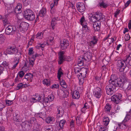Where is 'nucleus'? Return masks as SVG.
<instances>
[{
    "instance_id": "nucleus-1",
    "label": "nucleus",
    "mask_w": 131,
    "mask_h": 131,
    "mask_svg": "<svg viewBox=\"0 0 131 131\" xmlns=\"http://www.w3.org/2000/svg\"><path fill=\"white\" fill-rule=\"evenodd\" d=\"M110 79L109 80V83L106 87L107 94L111 95L113 94L115 91V88L117 86V80L115 75H111Z\"/></svg>"
},
{
    "instance_id": "nucleus-2",
    "label": "nucleus",
    "mask_w": 131,
    "mask_h": 131,
    "mask_svg": "<svg viewBox=\"0 0 131 131\" xmlns=\"http://www.w3.org/2000/svg\"><path fill=\"white\" fill-rule=\"evenodd\" d=\"M128 81L130 80L127 79L125 73H123L120 76L117 80V87L124 89V84L125 83H127Z\"/></svg>"
},
{
    "instance_id": "nucleus-3",
    "label": "nucleus",
    "mask_w": 131,
    "mask_h": 131,
    "mask_svg": "<svg viewBox=\"0 0 131 131\" xmlns=\"http://www.w3.org/2000/svg\"><path fill=\"white\" fill-rule=\"evenodd\" d=\"M23 15L25 18L28 20L32 21L35 18L34 13L29 9H28L25 10Z\"/></svg>"
},
{
    "instance_id": "nucleus-4",
    "label": "nucleus",
    "mask_w": 131,
    "mask_h": 131,
    "mask_svg": "<svg viewBox=\"0 0 131 131\" xmlns=\"http://www.w3.org/2000/svg\"><path fill=\"white\" fill-rule=\"evenodd\" d=\"M16 31V29L14 27L11 25H8L5 29V33L8 35H13L15 34Z\"/></svg>"
},
{
    "instance_id": "nucleus-5",
    "label": "nucleus",
    "mask_w": 131,
    "mask_h": 131,
    "mask_svg": "<svg viewBox=\"0 0 131 131\" xmlns=\"http://www.w3.org/2000/svg\"><path fill=\"white\" fill-rule=\"evenodd\" d=\"M122 97V95L120 94H117L113 95L112 96L111 99L112 101L117 104L121 101V99Z\"/></svg>"
},
{
    "instance_id": "nucleus-6",
    "label": "nucleus",
    "mask_w": 131,
    "mask_h": 131,
    "mask_svg": "<svg viewBox=\"0 0 131 131\" xmlns=\"http://www.w3.org/2000/svg\"><path fill=\"white\" fill-rule=\"evenodd\" d=\"M6 52L8 54H15L18 52V50L15 47L9 46L6 49Z\"/></svg>"
},
{
    "instance_id": "nucleus-7",
    "label": "nucleus",
    "mask_w": 131,
    "mask_h": 131,
    "mask_svg": "<svg viewBox=\"0 0 131 131\" xmlns=\"http://www.w3.org/2000/svg\"><path fill=\"white\" fill-rule=\"evenodd\" d=\"M28 24L25 22H21L18 27V29L20 31L23 32L27 29Z\"/></svg>"
},
{
    "instance_id": "nucleus-8",
    "label": "nucleus",
    "mask_w": 131,
    "mask_h": 131,
    "mask_svg": "<svg viewBox=\"0 0 131 131\" xmlns=\"http://www.w3.org/2000/svg\"><path fill=\"white\" fill-rule=\"evenodd\" d=\"M69 45L68 40L64 39L60 41V46L61 49L62 50L66 49Z\"/></svg>"
},
{
    "instance_id": "nucleus-9",
    "label": "nucleus",
    "mask_w": 131,
    "mask_h": 131,
    "mask_svg": "<svg viewBox=\"0 0 131 131\" xmlns=\"http://www.w3.org/2000/svg\"><path fill=\"white\" fill-rule=\"evenodd\" d=\"M96 20L97 21H100L102 22L105 20L104 16L100 12H96L95 14Z\"/></svg>"
},
{
    "instance_id": "nucleus-10",
    "label": "nucleus",
    "mask_w": 131,
    "mask_h": 131,
    "mask_svg": "<svg viewBox=\"0 0 131 131\" xmlns=\"http://www.w3.org/2000/svg\"><path fill=\"white\" fill-rule=\"evenodd\" d=\"M101 89L100 88L97 87L95 88L93 92L94 95L97 98H100L101 95Z\"/></svg>"
},
{
    "instance_id": "nucleus-11",
    "label": "nucleus",
    "mask_w": 131,
    "mask_h": 131,
    "mask_svg": "<svg viewBox=\"0 0 131 131\" xmlns=\"http://www.w3.org/2000/svg\"><path fill=\"white\" fill-rule=\"evenodd\" d=\"M77 7L78 10L80 12H84L85 10V7L82 3L79 2L77 4Z\"/></svg>"
},
{
    "instance_id": "nucleus-12",
    "label": "nucleus",
    "mask_w": 131,
    "mask_h": 131,
    "mask_svg": "<svg viewBox=\"0 0 131 131\" xmlns=\"http://www.w3.org/2000/svg\"><path fill=\"white\" fill-rule=\"evenodd\" d=\"M93 26L95 31H99L101 26V21H96L93 24Z\"/></svg>"
},
{
    "instance_id": "nucleus-13",
    "label": "nucleus",
    "mask_w": 131,
    "mask_h": 131,
    "mask_svg": "<svg viewBox=\"0 0 131 131\" xmlns=\"http://www.w3.org/2000/svg\"><path fill=\"white\" fill-rule=\"evenodd\" d=\"M60 20V18L58 16L55 17L52 19L51 23V27L53 29H54L55 28V26L57 24V21Z\"/></svg>"
},
{
    "instance_id": "nucleus-14",
    "label": "nucleus",
    "mask_w": 131,
    "mask_h": 131,
    "mask_svg": "<svg viewBox=\"0 0 131 131\" xmlns=\"http://www.w3.org/2000/svg\"><path fill=\"white\" fill-rule=\"evenodd\" d=\"M22 7V4H21L18 3L17 6L14 9V11L16 14L21 13L22 12L21 8Z\"/></svg>"
},
{
    "instance_id": "nucleus-15",
    "label": "nucleus",
    "mask_w": 131,
    "mask_h": 131,
    "mask_svg": "<svg viewBox=\"0 0 131 131\" xmlns=\"http://www.w3.org/2000/svg\"><path fill=\"white\" fill-rule=\"evenodd\" d=\"M64 52L63 51H60L59 53V60L58 61V64L59 65L61 64L64 60Z\"/></svg>"
},
{
    "instance_id": "nucleus-16",
    "label": "nucleus",
    "mask_w": 131,
    "mask_h": 131,
    "mask_svg": "<svg viewBox=\"0 0 131 131\" xmlns=\"http://www.w3.org/2000/svg\"><path fill=\"white\" fill-rule=\"evenodd\" d=\"M91 40L88 43L90 46H91L92 45H95L97 43L98 40L96 36H93L91 38Z\"/></svg>"
},
{
    "instance_id": "nucleus-17",
    "label": "nucleus",
    "mask_w": 131,
    "mask_h": 131,
    "mask_svg": "<svg viewBox=\"0 0 131 131\" xmlns=\"http://www.w3.org/2000/svg\"><path fill=\"white\" fill-rule=\"evenodd\" d=\"M72 97L73 99H77L79 98L80 95L79 92L77 90H74L72 94Z\"/></svg>"
},
{
    "instance_id": "nucleus-18",
    "label": "nucleus",
    "mask_w": 131,
    "mask_h": 131,
    "mask_svg": "<svg viewBox=\"0 0 131 131\" xmlns=\"http://www.w3.org/2000/svg\"><path fill=\"white\" fill-rule=\"evenodd\" d=\"M33 75L30 73L26 74L24 76L25 78L27 79V80H29L30 82L32 81L33 79Z\"/></svg>"
},
{
    "instance_id": "nucleus-19",
    "label": "nucleus",
    "mask_w": 131,
    "mask_h": 131,
    "mask_svg": "<svg viewBox=\"0 0 131 131\" xmlns=\"http://www.w3.org/2000/svg\"><path fill=\"white\" fill-rule=\"evenodd\" d=\"M57 116L58 117H60L62 116V109L60 107L57 106Z\"/></svg>"
},
{
    "instance_id": "nucleus-20",
    "label": "nucleus",
    "mask_w": 131,
    "mask_h": 131,
    "mask_svg": "<svg viewBox=\"0 0 131 131\" xmlns=\"http://www.w3.org/2000/svg\"><path fill=\"white\" fill-rule=\"evenodd\" d=\"M131 119V109L129 111L128 113L126 115L124 121H123V122H127L130 119Z\"/></svg>"
},
{
    "instance_id": "nucleus-21",
    "label": "nucleus",
    "mask_w": 131,
    "mask_h": 131,
    "mask_svg": "<svg viewBox=\"0 0 131 131\" xmlns=\"http://www.w3.org/2000/svg\"><path fill=\"white\" fill-rule=\"evenodd\" d=\"M124 120L122 121V123L120 124H118V126L121 129H125L126 128L127 124L125 123L127 122H123Z\"/></svg>"
},
{
    "instance_id": "nucleus-22",
    "label": "nucleus",
    "mask_w": 131,
    "mask_h": 131,
    "mask_svg": "<svg viewBox=\"0 0 131 131\" xmlns=\"http://www.w3.org/2000/svg\"><path fill=\"white\" fill-rule=\"evenodd\" d=\"M46 9L44 8H42L39 12L38 14L40 16L42 17L46 15Z\"/></svg>"
},
{
    "instance_id": "nucleus-23",
    "label": "nucleus",
    "mask_w": 131,
    "mask_h": 131,
    "mask_svg": "<svg viewBox=\"0 0 131 131\" xmlns=\"http://www.w3.org/2000/svg\"><path fill=\"white\" fill-rule=\"evenodd\" d=\"M81 70H85V72H84L83 73V74H84V75H82L83 73H80V75H78V77H80V76H81V78H82V79L83 80L84 78L86 76V74L87 73V70L86 69H85V68H82Z\"/></svg>"
},
{
    "instance_id": "nucleus-24",
    "label": "nucleus",
    "mask_w": 131,
    "mask_h": 131,
    "mask_svg": "<svg viewBox=\"0 0 131 131\" xmlns=\"http://www.w3.org/2000/svg\"><path fill=\"white\" fill-rule=\"evenodd\" d=\"M104 124L105 126H107L109 123L110 120L108 117H104L103 118Z\"/></svg>"
},
{
    "instance_id": "nucleus-25",
    "label": "nucleus",
    "mask_w": 131,
    "mask_h": 131,
    "mask_svg": "<svg viewBox=\"0 0 131 131\" xmlns=\"http://www.w3.org/2000/svg\"><path fill=\"white\" fill-rule=\"evenodd\" d=\"M61 95L62 97H67L69 95V92L67 90L64 91H62Z\"/></svg>"
},
{
    "instance_id": "nucleus-26",
    "label": "nucleus",
    "mask_w": 131,
    "mask_h": 131,
    "mask_svg": "<svg viewBox=\"0 0 131 131\" xmlns=\"http://www.w3.org/2000/svg\"><path fill=\"white\" fill-rule=\"evenodd\" d=\"M126 61H125L123 59L118 60L117 61V65L118 66H124L125 64V66H126Z\"/></svg>"
},
{
    "instance_id": "nucleus-27",
    "label": "nucleus",
    "mask_w": 131,
    "mask_h": 131,
    "mask_svg": "<svg viewBox=\"0 0 131 131\" xmlns=\"http://www.w3.org/2000/svg\"><path fill=\"white\" fill-rule=\"evenodd\" d=\"M40 124H35L33 127L32 131H39L40 130Z\"/></svg>"
},
{
    "instance_id": "nucleus-28",
    "label": "nucleus",
    "mask_w": 131,
    "mask_h": 131,
    "mask_svg": "<svg viewBox=\"0 0 131 131\" xmlns=\"http://www.w3.org/2000/svg\"><path fill=\"white\" fill-rule=\"evenodd\" d=\"M97 5L98 6H100L101 7H103L104 8H106L108 6L107 4L104 3L103 2L99 3Z\"/></svg>"
},
{
    "instance_id": "nucleus-29",
    "label": "nucleus",
    "mask_w": 131,
    "mask_h": 131,
    "mask_svg": "<svg viewBox=\"0 0 131 131\" xmlns=\"http://www.w3.org/2000/svg\"><path fill=\"white\" fill-rule=\"evenodd\" d=\"M43 33L42 32H39L36 35V38L37 39H42L43 37Z\"/></svg>"
},
{
    "instance_id": "nucleus-30",
    "label": "nucleus",
    "mask_w": 131,
    "mask_h": 131,
    "mask_svg": "<svg viewBox=\"0 0 131 131\" xmlns=\"http://www.w3.org/2000/svg\"><path fill=\"white\" fill-rule=\"evenodd\" d=\"M63 73L62 72V70L61 68H60L58 70L57 77L59 80H60V78L61 75L63 74Z\"/></svg>"
},
{
    "instance_id": "nucleus-31",
    "label": "nucleus",
    "mask_w": 131,
    "mask_h": 131,
    "mask_svg": "<svg viewBox=\"0 0 131 131\" xmlns=\"http://www.w3.org/2000/svg\"><path fill=\"white\" fill-rule=\"evenodd\" d=\"M66 122V121L63 119L61 120L59 122V126L61 129H62L63 128V126L65 124Z\"/></svg>"
},
{
    "instance_id": "nucleus-32",
    "label": "nucleus",
    "mask_w": 131,
    "mask_h": 131,
    "mask_svg": "<svg viewBox=\"0 0 131 131\" xmlns=\"http://www.w3.org/2000/svg\"><path fill=\"white\" fill-rule=\"evenodd\" d=\"M5 37L2 34L0 35V44L3 43L5 40Z\"/></svg>"
},
{
    "instance_id": "nucleus-33",
    "label": "nucleus",
    "mask_w": 131,
    "mask_h": 131,
    "mask_svg": "<svg viewBox=\"0 0 131 131\" xmlns=\"http://www.w3.org/2000/svg\"><path fill=\"white\" fill-rule=\"evenodd\" d=\"M3 21L4 26H5L6 24L9 23L8 21V19L6 16H5L3 18Z\"/></svg>"
},
{
    "instance_id": "nucleus-34",
    "label": "nucleus",
    "mask_w": 131,
    "mask_h": 131,
    "mask_svg": "<svg viewBox=\"0 0 131 131\" xmlns=\"http://www.w3.org/2000/svg\"><path fill=\"white\" fill-rule=\"evenodd\" d=\"M26 84H23L22 83H20L18 84L16 86V89L17 90H19L20 89H22L25 86Z\"/></svg>"
},
{
    "instance_id": "nucleus-35",
    "label": "nucleus",
    "mask_w": 131,
    "mask_h": 131,
    "mask_svg": "<svg viewBox=\"0 0 131 131\" xmlns=\"http://www.w3.org/2000/svg\"><path fill=\"white\" fill-rule=\"evenodd\" d=\"M105 111L106 112L108 113L110 112L111 106L109 104H106L105 107Z\"/></svg>"
},
{
    "instance_id": "nucleus-36",
    "label": "nucleus",
    "mask_w": 131,
    "mask_h": 131,
    "mask_svg": "<svg viewBox=\"0 0 131 131\" xmlns=\"http://www.w3.org/2000/svg\"><path fill=\"white\" fill-rule=\"evenodd\" d=\"M54 118L53 117H49L46 119V122L47 123H49L50 122L54 121Z\"/></svg>"
},
{
    "instance_id": "nucleus-37",
    "label": "nucleus",
    "mask_w": 131,
    "mask_h": 131,
    "mask_svg": "<svg viewBox=\"0 0 131 131\" xmlns=\"http://www.w3.org/2000/svg\"><path fill=\"white\" fill-rule=\"evenodd\" d=\"M84 55H85L86 57V59H91V53L88 51L84 53Z\"/></svg>"
},
{
    "instance_id": "nucleus-38",
    "label": "nucleus",
    "mask_w": 131,
    "mask_h": 131,
    "mask_svg": "<svg viewBox=\"0 0 131 131\" xmlns=\"http://www.w3.org/2000/svg\"><path fill=\"white\" fill-rule=\"evenodd\" d=\"M60 84L61 86L64 88H66L67 87V85H66V83L63 80H62V81H60Z\"/></svg>"
},
{
    "instance_id": "nucleus-39",
    "label": "nucleus",
    "mask_w": 131,
    "mask_h": 131,
    "mask_svg": "<svg viewBox=\"0 0 131 131\" xmlns=\"http://www.w3.org/2000/svg\"><path fill=\"white\" fill-rule=\"evenodd\" d=\"M126 67V66H118L117 68L119 71L122 72L124 71Z\"/></svg>"
},
{
    "instance_id": "nucleus-40",
    "label": "nucleus",
    "mask_w": 131,
    "mask_h": 131,
    "mask_svg": "<svg viewBox=\"0 0 131 131\" xmlns=\"http://www.w3.org/2000/svg\"><path fill=\"white\" fill-rule=\"evenodd\" d=\"M127 83H128V85L126 89V91H128L131 90V80L128 81Z\"/></svg>"
},
{
    "instance_id": "nucleus-41",
    "label": "nucleus",
    "mask_w": 131,
    "mask_h": 131,
    "mask_svg": "<svg viewBox=\"0 0 131 131\" xmlns=\"http://www.w3.org/2000/svg\"><path fill=\"white\" fill-rule=\"evenodd\" d=\"M19 62V59H14L12 63V65L13 66H17Z\"/></svg>"
},
{
    "instance_id": "nucleus-42",
    "label": "nucleus",
    "mask_w": 131,
    "mask_h": 131,
    "mask_svg": "<svg viewBox=\"0 0 131 131\" xmlns=\"http://www.w3.org/2000/svg\"><path fill=\"white\" fill-rule=\"evenodd\" d=\"M77 123L79 125H80L82 123V119L81 118L77 117L76 118Z\"/></svg>"
},
{
    "instance_id": "nucleus-43",
    "label": "nucleus",
    "mask_w": 131,
    "mask_h": 131,
    "mask_svg": "<svg viewBox=\"0 0 131 131\" xmlns=\"http://www.w3.org/2000/svg\"><path fill=\"white\" fill-rule=\"evenodd\" d=\"M95 15H92V16L90 18V20L91 21H92L93 23L97 21V20H96V18H95Z\"/></svg>"
},
{
    "instance_id": "nucleus-44",
    "label": "nucleus",
    "mask_w": 131,
    "mask_h": 131,
    "mask_svg": "<svg viewBox=\"0 0 131 131\" xmlns=\"http://www.w3.org/2000/svg\"><path fill=\"white\" fill-rule=\"evenodd\" d=\"M49 98L48 97H45L44 99H43V100H41V101H40L41 102H43L45 103H48V102L49 101Z\"/></svg>"
},
{
    "instance_id": "nucleus-45",
    "label": "nucleus",
    "mask_w": 131,
    "mask_h": 131,
    "mask_svg": "<svg viewBox=\"0 0 131 131\" xmlns=\"http://www.w3.org/2000/svg\"><path fill=\"white\" fill-rule=\"evenodd\" d=\"M29 69V66H24L22 68V70L23 71H27Z\"/></svg>"
},
{
    "instance_id": "nucleus-46",
    "label": "nucleus",
    "mask_w": 131,
    "mask_h": 131,
    "mask_svg": "<svg viewBox=\"0 0 131 131\" xmlns=\"http://www.w3.org/2000/svg\"><path fill=\"white\" fill-rule=\"evenodd\" d=\"M43 83L46 84V85L48 86L49 85H50V82L49 81H48L47 79L46 80L45 79V80H44Z\"/></svg>"
},
{
    "instance_id": "nucleus-47",
    "label": "nucleus",
    "mask_w": 131,
    "mask_h": 131,
    "mask_svg": "<svg viewBox=\"0 0 131 131\" xmlns=\"http://www.w3.org/2000/svg\"><path fill=\"white\" fill-rule=\"evenodd\" d=\"M24 74V73L23 71H19L18 73V75H19L20 77H22Z\"/></svg>"
},
{
    "instance_id": "nucleus-48",
    "label": "nucleus",
    "mask_w": 131,
    "mask_h": 131,
    "mask_svg": "<svg viewBox=\"0 0 131 131\" xmlns=\"http://www.w3.org/2000/svg\"><path fill=\"white\" fill-rule=\"evenodd\" d=\"M6 104L7 105H10L13 103V102L12 101L6 100Z\"/></svg>"
},
{
    "instance_id": "nucleus-49",
    "label": "nucleus",
    "mask_w": 131,
    "mask_h": 131,
    "mask_svg": "<svg viewBox=\"0 0 131 131\" xmlns=\"http://www.w3.org/2000/svg\"><path fill=\"white\" fill-rule=\"evenodd\" d=\"M86 55L84 54V56H80V58H82L83 60H84L85 61H88L90 59H86Z\"/></svg>"
},
{
    "instance_id": "nucleus-50",
    "label": "nucleus",
    "mask_w": 131,
    "mask_h": 131,
    "mask_svg": "<svg viewBox=\"0 0 131 131\" xmlns=\"http://www.w3.org/2000/svg\"><path fill=\"white\" fill-rule=\"evenodd\" d=\"M83 61H84V60L83 59L80 58V56L79 57V59L78 60V64H81V63H82L83 64H82V66H83Z\"/></svg>"
},
{
    "instance_id": "nucleus-51",
    "label": "nucleus",
    "mask_w": 131,
    "mask_h": 131,
    "mask_svg": "<svg viewBox=\"0 0 131 131\" xmlns=\"http://www.w3.org/2000/svg\"><path fill=\"white\" fill-rule=\"evenodd\" d=\"M48 97H49V100L50 101H52L54 98V96L52 94L49 95Z\"/></svg>"
},
{
    "instance_id": "nucleus-52",
    "label": "nucleus",
    "mask_w": 131,
    "mask_h": 131,
    "mask_svg": "<svg viewBox=\"0 0 131 131\" xmlns=\"http://www.w3.org/2000/svg\"><path fill=\"white\" fill-rule=\"evenodd\" d=\"M33 53V49L32 48H29V49L28 54L30 55Z\"/></svg>"
},
{
    "instance_id": "nucleus-53",
    "label": "nucleus",
    "mask_w": 131,
    "mask_h": 131,
    "mask_svg": "<svg viewBox=\"0 0 131 131\" xmlns=\"http://www.w3.org/2000/svg\"><path fill=\"white\" fill-rule=\"evenodd\" d=\"M106 127H104L103 126H102L100 127L99 129V131H106Z\"/></svg>"
},
{
    "instance_id": "nucleus-54",
    "label": "nucleus",
    "mask_w": 131,
    "mask_h": 131,
    "mask_svg": "<svg viewBox=\"0 0 131 131\" xmlns=\"http://www.w3.org/2000/svg\"><path fill=\"white\" fill-rule=\"evenodd\" d=\"M85 19L84 16H83L81 18L80 21L81 23V25H82L83 23V22L85 21Z\"/></svg>"
},
{
    "instance_id": "nucleus-55",
    "label": "nucleus",
    "mask_w": 131,
    "mask_h": 131,
    "mask_svg": "<svg viewBox=\"0 0 131 131\" xmlns=\"http://www.w3.org/2000/svg\"><path fill=\"white\" fill-rule=\"evenodd\" d=\"M59 85L57 84H53L52 85V88H59Z\"/></svg>"
},
{
    "instance_id": "nucleus-56",
    "label": "nucleus",
    "mask_w": 131,
    "mask_h": 131,
    "mask_svg": "<svg viewBox=\"0 0 131 131\" xmlns=\"http://www.w3.org/2000/svg\"><path fill=\"white\" fill-rule=\"evenodd\" d=\"M125 38L126 40H128L130 38V36L128 34H126L125 37Z\"/></svg>"
},
{
    "instance_id": "nucleus-57",
    "label": "nucleus",
    "mask_w": 131,
    "mask_h": 131,
    "mask_svg": "<svg viewBox=\"0 0 131 131\" xmlns=\"http://www.w3.org/2000/svg\"><path fill=\"white\" fill-rule=\"evenodd\" d=\"M35 121V119L34 118H30V123L31 124L34 123Z\"/></svg>"
},
{
    "instance_id": "nucleus-58",
    "label": "nucleus",
    "mask_w": 131,
    "mask_h": 131,
    "mask_svg": "<svg viewBox=\"0 0 131 131\" xmlns=\"http://www.w3.org/2000/svg\"><path fill=\"white\" fill-rule=\"evenodd\" d=\"M13 118L15 121L18 122H20V120L19 119L18 117L16 116H14Z\"/></svg>"
},
{
    "instance_id": "nucleus-59",
    "label": "nucleus",
    "mask_w": 131,
    "mask_h": 131,
    "mask_svg": "<svg viewBox=\"0 0 131 131\" xmlns=\"http://www.w3.org/2000/svg\"><path fill=\"white\" fill-rule=\"evenodd\" d=\"M42 96H40L39 95H38V96H37L36 97V100L38 102L40 101L41 99V97Z\"/></svg>"
},
{
    "instance_id": "nucleus-60",
    "label": "nucleus",
    "mask_w": 131,
    "mask_h": 131,
    "mask_svg": "<svg viewBox=\"0 0 131 131\" xmlns=\"http://www.w3.org/2000/svg\"><path fill=\"white\" fill-rule=\"evenodd\" d=\"M5 107V106L2 103H0V111H2L3 109V108Z\"/></svg>"
},
{
    "instance_id": "nucleus-61",
    "label": "nucleus",
    "mask_w": 131,
    "mask_h": 131,
    "mask_svg": "<svg viewBox=\"0 0 131 131\" xmlns=\"http://www.w3.org/2000/svg\"><path fill=\"white\" fill-rule=\"evenodd\" d=\"M131 2L130 0H129L125 4V8L127 7Z\"/></svg>"
},
{
    "instance_id": "nucleus-62",
    "label": "nucleus",
    "mask_w": 131,
    "mask_h": 131,
    "mask_svg": "<svg viewBox=\"0 0 131 131\" xmlns=\"http://www.w3.org/2000/svg\"><path fill=\"white\" fill-rule=\"evenodd\" d=\"M3 66H8L9 65V63L6 61H4L2 63Z\"/></svg>"
},
{
    "instance_id": "nucleus-63",
    "label": "nucleus",
    "mask_w": 131,
    "mask_h": 131,
    "mask_svg": "<svg viewBox=\"0 0 131 131\" xmlns=\"http://www.w3.org/2000/svg\"><path fill=\"white\" fill-rule=\"evenodd\" d=\"M82 25L83 27V28L84 29V30H88V28L86 25H84V24H83Z\"/></svg>"
},
{
    "instance_id": "nucleus-64",
    "label": "nucleus",
    "mask_w": 131,
    "mask_h": 131,
    "mask_svg": "<svg viewBox=\"0 0 131 131\" xmlns=\"http://www.w3.org/2000/svg\"><path fill=\"white\" fill-rule=\"evenodd\" d=\"M107 70L106 66H102L101 68V70L103 71H105Z\"/></svg>"
}]
</instances>
